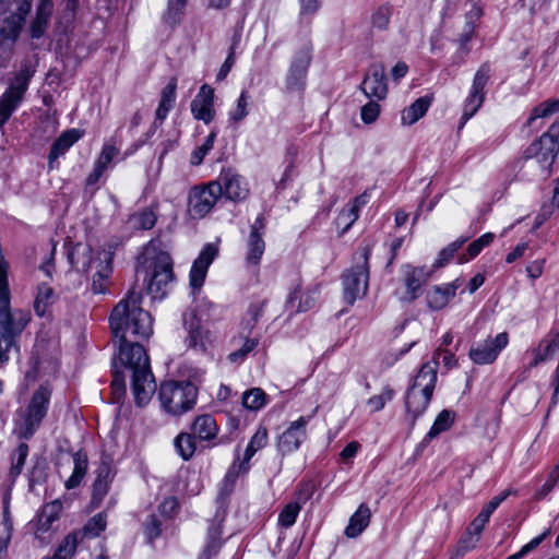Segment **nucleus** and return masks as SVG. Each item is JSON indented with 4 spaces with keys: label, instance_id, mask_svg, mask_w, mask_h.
<instances>
[{
    "label": "nucleus",
    "instance_id": "f257e3e1",
    "mask_svg": "<svg viewBox=\"0 0 559 559\" xmlns=\"http://www.w3.org/2000/svg\"><path fill=\"white\" fill-rule=\"evenodd\" d=\"M142 293L134 287L115 306L109 317L114 342L118 343V359L132 371L131 386L138 406L146 405L156 383L143 342L153 334V318L141 307Z\"/></svg>",
    "mask_w": 559,
    "mask_h": 559
},
{
    "label": "nucleus",
    "instance_id": "f03ea898",
    "mask_svg": "<svg viewBox=\"0 0 559 559\" xmlns=\"http://www.w3.org/2000/svg\"><path fill=\"white\" fill-rule=\"evenodd\" d=\"M51 391L46 386H39L32 395L27 407L17 412L14 433L20 439H31L40 427L47 415Z\"/></svg>",
    "mask_w": 559,
    "mask_h": 559
},
{
    "label": "nucleus",
    "instance_id": "7ed1b4c3",
    "mask_svg": "<svg viewBox=\"0 0 559 559\" xmlns=\"http://www.w3.org/2000/svg\"><path fill=\"white\" fill-rule=\"evenodd\" d=\"M198 396L197 386L190 381H166L160 384L158 399L163 409L174 416L190 411Z\"/></svg>",
    "mask_w": 559,
    "mask_h": 559
},
{
    "label": "nucleus",
    "instance_id": "20e7f679",
    "mask_svg": "<svg viewBox=\"0 0 559 559\" xmlns=\"http://www.w3.org/2000/svg\"><path fill=\"white\" fill-rule=\"evenodd\" d=\"M371 249L367 246L361 249L360 259L355 266L343 274L344 299L348 305H353L358 298L366 295L368 289V261Z\"/></svg>",
    "mask_w": 559,
    "mask_h": 559
},
{
    "label": "nucleus",
    "instance_id": "39448f33",
    "mask_svg": "<svg viewBox=\"0 0 559 559\" xmlns=\"http://www.w3.org/2000/svg\"><path fill=\"white\" fill-rule=\"evenodd\" d=\"M559 153V122H554L547 132L534 141L525 151L524 158H535L542 169L548 170Z\"/></svg>",
    "mask_w": 559,
    "mask_h": 559
},
{
    "label": "nucleus",
    "instance_id": "423d86ee",
    "mask_svg": "<svg viewBox=\"0 0 559 559\" xmlns=\"http://www.w3.org/2000/svg\"><path fill=\"white\" fill-rule=\"evenodd\" d=\"M312 60V45L305 41L300 48L295 52L286 78L285 91L287 93H302L306 88L308 69Z\"/></svg>",
    "mask_w": 559,
    "mask_h": 559
},
{
    "label": "nucleus",
    "instance_id": "0eeeda50",
    "mask_svg": "<svg viewBox=\"0 0 559 559\" xmlns=\"http://www.w3.org/2000/svg\"><path fill=\"white\" fill-rule=\"evenodd\" d=\"M221 182L211 181L204 186L192 187L188 195V213L194 219L205 217L222 197Z\"/></svg>",
    "mask_w": 559,
    "mask_h": 559
},
{
    "label": "nucleus",
    "instance_id": "6e6552de",
    "mask_svg": "<svg viewBox=\"0 0 559 559\" xmlns=\"http://www.w3.org/2000/svg\"><path fill=\"white\" fill-rule=\"evenodd\" d=\"M491 66L484 62L476 71L467 97L464 100L462 122L464 126L483 106L486 97L485 87L491 76Z\"/></svg>",
    "mask_w": 559,
    "mask_h": 559
},
{
    "label": "nucleus",
    "instance_id": "1a4fd4ad",
    "mask_svg": "<svg viewBox=\"0 0 559 559\" xmlns=\"http://www.w3.org/2000/svg\"><path fill=\"white\" fill-rule=\"evenodd\" d=\"M318 411L316 407L310 415L300 416L292 421L288 427L278 436L276 448L282 455L297 451L307 439V425Z\"/></svg>",
    "mask_w": 559,
    "mask_h": 559
},
{
    "label": "nucleus",
    "instance_id": "9d476101",
    "mask_svg": "<svg viewBox=\"0 0 559 559\" xmlns=\"http://www.w3.org/2000/svg\"><path fill=\"white\" fill-rule=\"evenodd\" d=\"M34 73L35 70L31 66L24 64L10 81L9 87L0 97V103L15 110L23 100Z\"/></svg>",
    "mask_w": 559,
    "mask_h": 559
},
{
    "label": "nucleus",
    "instance_id": "9b49d317",
    "mask_svg": "<svg viewBox=\"0 0 559 559\" xmlns=\"http://www.w3.org/2000/svg\"><path fill=\"white\" fill-rule=\"evenodd\" d=\"M508 343V333L501 332L493 338L488 337L473 345L468 353L469 358L477 365L492 364Z\"/></svg>",
    "mask_w": 559,
    "mask_h": 559
},
{
    "label": "nucleus",
    "instance_id": "f8f14e48",
    "mask_svg": "<svg viewBox=\"0 0 559 559\" xmlns=\"http://www.w3.org/2000/svg\"><path fill=\"white\" fill-rule=\"evenodd\" d=\"M174 280L173 261L168 253L160 252L154 261L147 290L154 297L164 296V288Z\"/></svg>",
    "mask_w": 559,
    "mask_h": 559
},
{
    "label": "nucleus",
    "instance_id": "ddd939ff",
    "mask_svg": "<svg viewBox=\"0 0 559 559\" xmlns=\"http://www.w3.org/2000/svg\"><path fill=\"white\" fill-rule=\"evenodd\" d=\"M267 443V430L265 427H260L252 436L242 461L235 460L229 469L227 471L224 481L234 484L241 473L249 469V462L257 451L264 448Z\"/></svg>",
    "mask_w": 559,
    "mask_h": 559
},
{
    "label": "nucleus",
    "instance_id": "4468645a",
    "mask_svg": "<svg viewBox=\"0 0 559 559\" xmlns=\"http://www.w3.org/2000/svg\"><path fill=\"white\" fill-rule=\"evenodd\" d=\"M183 320L188 332L187 347L198 353H206L213 345L212 332L194 314H190L189 319L185 316Z\"/></svg>",
    "mask_w": 559,
    "mask_h": 559
},
{
    "label": "nucleus",
    "instance_id": "2eb2a0df",
    "mask_svg": "<svg viewBox=\"0 0 559 559\" xmlns=\"http://www.w3.org/2000/svg\"><path fill=\"white\" fill-rule=\"evenodd\" d=\"M405 292L401 296L403 301H414L421 294V288L428 281L430 273L424 266L405 264L402 266Z\"/></svg>",
    "mask_w": 559,
    "mask_h": 559
},
{
    "label": "nucleus",
    "instance_id": "dca6fc26",
    "mask_svg": "<svg viewBox=\"0 0 559 559\" xmlns=\"http://www.w3.org/2000/svg\"><path fill=\"white\" fill-rule=\"evenodd\" d=\"M265 229L264 217L259 215L250 227L247 240L246 264L248 267H258L265 250L263 231Z\"/></svg>",
    "mask_w": 559,
    "mask_h": 559
},
{
    "label": "nucleus",
    "instance_id": "f3484780",
    "mask_svg": "<svg viewBox=\"0 0 559 559\" xmlns=\"http://www.w3.org/2000/svg\"><path fill=\"white\" fill-rule=\"evenodd\" d=\"M360 91L369 98L384 99L388 94L385 69L381 63H372L364 81L360 84Z\"/></svg>",
    "mask_w": 559,
    "mask_h": 559
},
{
    "label": "nucleus",
    "instance_id": "a211bd4d",
    "mask_svg": "<svg viewBox=\"0 0 559 559\" xmlns=\"http://www.w3.org/2000/svg\"><path fill=\"white\" fill-rule=\"evenodd\" d=\"M215 181L221 182L222 195L230 201H242L249 194L245 178L233 169H223Z\"/></svg>",
    "mask_w": 559,
    "mask_h": 559
},
{
    "label": "nucleus",
    "instance_id": "6ab92c4d",
    "mask_svg": "<svg viewBox=\"0 0 559 559\" xmlns=\"http://www.w3.org/2000/svg\"><path fill=\"white\" fill-rule=\"evenodd\" d=\"M218 253L216 246L206 243L194 260L190 270V286L193 290L200 289L205 281L209 266Z\"/></svg>",
    "mask_w": 559,
    "mask_h": 559
},
{
    "label": "nucleus",
    "instance_id": "aec40b11",
    "mask_svg": "<svg viewBox=\"0 0 559 559\" xmlns=\"http://www.w3.org/2000/svg\"><path fill=\"white\" fill-rule=\"evenodd\" d=\"M61 510L62 503L60 500L46 503L41 508L35 523L33 524L35 537L39 539L41 544L49 543V536H46V534L50 532L52 524L59 520Z\"/></svg>",
    "mask_w": 559,
    "mask_h": 559
},
{
    "label": "nucleus",
    "instance_id": "412c9836",
    "mask_svg": "<svg viewBox=\"0 0 559 559\" xmlns=\"http://www.w3.org/2000/svg\"><path fill=\"white\" fill-rule=\"evenodd\" d=\"M190 107L194 119L202 120L206 124L211 123L215 117L214 90L210 85L203 84Z\"/></svg>",
    "mask_w": 559,
    "mask_h": 559
},
{
    "label": "nucleus",
    "instance_id": "4be33fe9",
    "mask_svg": "<svg viewBox=\"0 0 559 559\" xmlns=\"http://www.w3.org/2000/svg\"><path fill=\"white\" fill-rule=\"evenodd\" d=\"M441 354V348H438L433 354V361L426 362L421 366L418 373L413 379V383L411 384V389H415L417 391L424 392L428 395L432 396L436 382H437V372H438V357Z\"/></svg>",
    "mask_w": 559,
    "mask_h": 559
},
{
    "label": "nucleus",
    "instance_id": "5701e85b",
    "mask_svg": "<svg viewBox=\"0 0 559 559\" xmlns=\"http://www.w3.org/2000/svg\"><path fill=\"white\" fill-rule=\"evenodd\" d=\"M95 473L96 477L92 484V508H98L102 504L114 479V472L110 464L107 462H102Z\"/></svg>",
    "mask_w": 559,
    "mask_h": 559
},
{
    "label": "nucleus",
    "instance_id": "b1692460",
    "mask_svg": "<svg viewBox=\"0 0 559 559\" xmlns=\"http://www.w3.org/2000/svg\"><path fill=\"white\" fill-rule=\"evenodd\" d=\"M461 286V278H456L448 284L433 286L426 296L428 307L432 310H441L455 296L456 289Z\"/></svg>",
    "mask_w": 559,
    "mask_h": 559
},
{
    "label": "nucleus",
    "instance_id": "393cba45",
    "mask_svg": "<svg viewBox=\"0 0 559 559\" xmlns=\"http://www.w3.org/2000/svg\"><path fill=\"white\" fill-rule=\"evenodd\" d=\"M82 136V133L76 129H70L60 134L58 139L51 145L48 155V168L55 169L57 160L60 156L64 155L66 152Z\"/></svg>",
    "mask_w": 559,
    "mask_h": 559
},
{
    "label": "nucleus",
    "instance_id": "a878e982",
    "mask_svg": "<svg viewBox=\"0 0 559 559\" xmlns=\"http://www.w3.org/2000/svg\"><path fill=\"white\" fill-rule=\"evenodd\" d=\"M176 90H177V79L171 78L168 83L163 87L160 93V99L158 107L155 112V121L153 126L156 128L158 124H162L166 119L168 112L173 109L176 102Z\"/></svg>",
    "mask_w": 559,
    "mask_h": 559
},
{
    "label": "nucleus",
    "instance_id": "bb28decb",
    "mask_svg": "<svg viewBox=\"0 0 559 559\" xmlns=\"http://www.w3.org/2000/svg\"><path fill=\"white\" fill-rule=\"evenodd\" d=\"M191 430L200 441H212L218 433V426L212 415L204 414L194 418Z\"/></svg>",
    "mask_w": 559,
    "mask_h": 559
},
{
    "label": "nucleus",
    "instance_id": "cd10ccee",
    "mask_svg": "<svg viewBox=\"0 0 559 559\" xmlns=\"http://www.w3.org/2000/svg\"><path fill=\"white\" fill-rule=\"evenodd\" d=\"M430 400L431 395L408 388L405 395V407L412 416L413 423L427 409Z\"/></svg>",
    "mask_w": 559,
    "mask_h": 559
},
{
    "label": "nucleus",
    "instance_id": "c85d7f7f",
    "mask_svg": "<svg viewBox=\"0 0 559 559\" xmlns=\"http://www.w3.org/2000/svg\"><path fill=\"white\" fill-rule=\"evenodd\" d=\"M432 103V96L425 95L417 98L412 105L406 107L401 115V121L405 126H412L423 118Z\"/></svg>",
    "mask_w": 559,
    "mask_h": 559
},
{
    "label": "nucleus",
    "instance_id": "c756f323",
    "mask_svg": "<svg viewBox=\"0 0 559 559\" xmlns=\"http://www.w3.org/2000/svg\"><path fill=\"white\" fill-rule=\"evenodd\" d=\"M371 512L367 504L361 503L356 512L350 516L349 523L345 528V535L349 538L359 536L369 525Z\"/></svg>",
    "mask_w": 559,
    "mask_h": 559
},
{
    "label": "nucleus",
    "instance_id": "7c9ffc66",
    "mask_svg": "<svg viewBox=\"0 0 559 559\" xmlns=\"http://www.w3.org/2000/svg\"><path fill=\"white\" fill-rule=\"evenodd\" d=\"M157 205H151L131 214L128 218V225L133 230H150L157 222Z\"/></svg>",
    "mask_w": 559,
    "mask_h": 559
},
{
    "label": "nucleus",
    "instance_id": "2f4dec72",
    "mask_svg": "<svg viewBox=\"0 0 559 559\" xmlns=\"http://www.w3.org/2000/svg\"><path fill=\"white\" fill-rule=\"evenodd\" d=\"M57 300L53 289L47 283L37 285L34 299V311L38 317H44Z\"/></svg>",
    "mask_w": 559,
    "mask_h": 559
},
{
    "label": "nucleus",
    "instance_id": "473e14b6",
    "mask_svg": "<svg viewBox=\"0 0 559 559\" xmlns=\"http://www.w3.org/2000/svg\"><path fill=\"white\" fill-rule=\"evenodd\" d=\"M72 457H73L74 468H73L71 476L64 483V486L67 489L76 488L83 480L84 476L86 475L87 467H88V460H87V455L85 452L78 451L72 455Z\"/></svg>",
    "mask_w": 559,
    "mask_h": 559
},
{
    "label": "nucleus",
    "instance_id": "72a5a7b5",
    "mask_svg": "<svg viewBox=\"0 0 559 559\" xmlns=\"http://www.w3.org/2000/svg\"><path fill=\"white\" fill-rule=\"evenodd\" d=\"M188 0H167V7L163 13V22L174 28L179 25L186 12Z\"/></svg>",
    "mask_w": 559,
    "mask_h": 559
},
{
    "label": "nucleus",
    "instance_id": "f704fd0d",
    "mask_svg": "<svg viewBox=\"0 0 559 559\" xmlns=\"http://www.w3.org/2000/svg\"><path fill=\"white\" fill-rule=\"evenodd\" d=\"M175 448L178 452V454L185 460H190L195 450H197V442L195 437L193 433L188 432H181L179 433L175 441H174Z\"/></svg>",
    "mask_w": 559,
    "mask_h": 559
},
{
    "label": "nucleus",
    "instance_id": "c9c22d12",
    "mask_svg": "<svg viewBox=\"0 0 559 559\" xmlns=\"http://www.w3.org/2000/svg\"><path fill=\"white\" fill-rule=\"evenodd\" d=\"M559 111V100L548 99L533 108L526 126L532 127L537 119L548 118Z\"/></svg>",
    "mask_w": 559,
    "mask_h": 559
},
{
    "label": "nucleus",
    "instance_id": "e433bc0d",
    "mask_svg": "<svg viewBox=\"0 0 559 559\" xmlns=\"http://www.w3.org/2000/svg\"><path fill=\"white\" fill-rule=\"evenodd\" d=\"M455 413L450 409H443L439 413L432 427L426 436V439H432L439 436L440 433L449 430L454 423Z\"/></svg>",
    "mask_w": 559,
    "mask_h": 559
},
{
    "label": "nucleus",
    "instance_id": "4c0bfd02",
    "mask_svg": "<svg viewBox=\"0 0 559 559\" xmlns=\"http://www.w3.org/2000/svg\"><path fill=\"white\" fill-rule=\"evenodd\" d=\"M483 14V9L476 4H473L472 9L465 14V27L461 34V41L463 44H466L472 39L477 23Z\"/></svg>",
    "mask_w": 559,
    "mask_h": 559
},
{
    "label": "nucleus",
    "instance_id": "58836bf2",
    "mask_svg": "<svg viewBox=\"0 0 559 559\" xmlns=\"http://www.w3.org/2000/svg\"><path fill=\"white\" fill-rule=\"evenodd\" d=\"M266 394L260 388H252L242 394V405L251 411H258L265 405Z\"/></svg>",
    "mask_w": 559,
    "mask_h": 559
},
{
    "label": "nucleus",
    "instance_id": "ea45409f",
    "mask_svg": "<svg viewBox=\"0 0 559 559\" xmlns=\"http://www.w3.org/2000/svg\"><path fill=\"white\" fill-rule=\"evenodd\" d=\"M78 543L79 537L76 533L68 534L59 545L53 557L48 559H70L75 554Z\"/></svg>",
    "mask_w": 559,
    "mask_h": 559
},
{
    "label": "nucleus",
    "instance_id": "a19ab883",
    "mask_svg": "<svg viewBox=\"0 0 559 559\" xmlns=\"http://www.w3.org/2000/svg\"><path fill=\"white\" fill-rule=\"evenodd\" d=\"M301 510V506L297 501L287 503L278 514V525L284 528H289L296 522V519Z\"/></svg>",
    "mask_w": 559,
    "mask_h": 559
},
{
    "label": "nucleus",
    "instance_id": "79ce46f5",
    "mask_svg": "<svg viewBox=\"0 0 559 559\" xmlns=\"http://www.w3.org/2000/svg\"><path fill=\"white\" fill-rule=\"evenodd\" d=\"M221 531L217 526L212 525L207 532V543L200 559H210L216 555L221 547Z\"/></svg>",
    "mask_w": 559,
    "mask_h": 559
},
{
    "label": "nucleus",
    "instance_id": "37998d69",
    "mask_svg": "<svg viewBox=\"0 0 559 559\" xmlns=\"http://www.w3.org/2000/svg\"><path fill=\"white\" fill-rule=\"evenodd\" d=\"M393 13V7L390 4L380 5L371 15V25L378 29H386Z\"/></svg>",
    "mask_w": 559,
    "mask_h": 559
},
{
    "label": "nucleus",
    "instance_id": "c03bdc74",
    "mask_svg": "<svg viewBox=\"0 0 559 559\" xmlns=\"http://www.w3.org/2000/svg\"><path fill=\"white\" fill-rule=\"evenodd\" d=\"M28 451H29V449L26 443H20L19 447L13 452L12 466L10 469V475L13 478L17 477L22 473L23 466H24L26 457L28 455Z\"/></svg>",
    "mask_w": 559,
    "mask_h": 559
},
{
    "label": "nucleus",
    "instance_id": "a18cd8bd",
    "mask_svg": "<svg viewBox=\"0 0 559 559\" xmlns=\"http://www.w3.org/2000/svg\"><path fill=\"white\" fill-rule=\"evenodd\" d=\"M297 299H299L297 311H307L314 306L317 296H316V293L306 294L304 296H300V288H299V286H297L293 292H290L288 299H287V305H292V307H293L295 300H297Z\"/></svg>",
    "mask_w": 559,
    "mask_h": 559
},
{
    "label": "nucleus",
    "instance_id": "49530a36",
    "mask_svg": "<svg viewBox=\"0 0 559 559\" xmlns=\"http://www.w3.org/2000/svg\"><path fill=\"white\" fill-rule=\"evenodd\" d=\"M120 150L112 143L107 142L103 145L102 152L97 157L95 165L100 166L102 169L107 170L112 160L119 155Z\"/></svg>",
    "mask_w": 559,
    "mask_h": 559
},
{
    "label": "nucleus",
    "instance_id": "de8ad7c7",
    "mask_svg": "<svg viewBox=\"0 0 559 559\" xmlns=\"http://www.w3.org/2000/svg\"><path fill=\"white\" fill-rule=\"evenodd\" d=\"M394 390L385 385L380 394L373 395L367 400V405L372 413L380 412L384 408L385 404L394 397Z\"/></svg>",
    "mask_w": 559,
    "mask_h": 559
},
{
    "label": "nucleus",
    "instance_id": "09e8293b",
    "mask_svg": "<svg viewBox=\"0 0 559 559\" xmlns=\"http://www.w3.org/2000/svg\"><path fill=\"white\" fill-rule=\"evenodd\" d=\"M467 239L468 237H461L443 248L439 252L438 259L436 260L433 266L441 267L448 263L453 258L454 253L467 241Z\"/></svg>",
    "mask_w": 559,
    "mask_h": 559
},
{
    "label": "nucleus",
    "instance_id": "8fccbe9b",
    "mask_svg": "<svg viewBox=\"0 0 559 559\" xmlns=\"http://www.w3.org/2000/svg\"><path fill=\"white\" fill-rule=\"evenodd\" d=\"M107 525L106 514L104 512L94 515L84 526V534L88 537H97L105 531Z\"/></svg>",
    "mask_w": 559,
    "mask_h": 559
},
{
    "label": "nucleus",
    "instance_id": "3c124183",
    "mask_svg": "<svg viewBox=\"0 0 559 559\" xmlns=\"http://www.w3.org/2000/svg\"><path fill=\"white\" fill-rule=\"evenodd\" d=\"M250 96L247 91H242L236 107L230 110L229 119L234 122H240L248 116V106H249Z\"/></svg>",
    "mask_w": 559,
    "mask_h": 559
},
{
    "label": "nucleus",
    "instance_id": "603ef678",
    "mask_svg": "<svg viewBox=\"0 0 559 559\" xmlns=\"http://www.w3.org/2000/svg\"><path fill=\"white\" fill-rule=\"evenodd\" d=\"M144 535L148 543H153L162 534V522L156 514H150L144 524Z\"/></svg>",
    "mask_w": 559,
    "mask_h": 559
},
{
    "label": "nucleus",
    "instance_id": "864d4df0",
    "mask_svg": "<svg viewBox=\"0 0 559 559\" xmlns=\"http://www.w3.org/2000/svg\"><path fill=\"white\" fill-rule=\"evenodd\" d=\"M215 138H216V133L215 132H211L204 143L200 146H198L192 153H191V157H190V162L192 165H200L205 155L213 148L214 146V141H215Z\"/></svg>",
    "mask_w": 559,
    "mask_h": 559
},
{
    "label": "nucleus",
    "instance_id": "5fc2aeb1",
    "mask_svg": "<svg viewBox=\"0 0 559 559\" xmlns=\"http://www.w3.org/2000/svg\"><path fill=\"white\" fill-rule=\"evenodd\" d=\"M359 214L355 213L348 206L342 209L336 217V226L342 229V234L346 233L352 225L358 219Z\"/></svg>",
    "mask_w": 559,
    "mask_h": 559
},
{
    "label": "nucleus",
    "instance_id": "6e6d98bb",
    "mask_svg": "<svg viewBox=\"0 0 559 559\" xmlns=\"http://www.w3.org/2000/svg\"><path fill=\"white\" fill-rule=\"evenodd\" d=\"M258 344V338H247L239 349L234 350L228 355V359L231 362L243 361L248 354L251 353Z\"/></svg>",
    "mask_w": 559,
    "mask_h": 559
},
{
    "label": "nucleus",
    "instance_id": "4d7b16f0",
    "mask_svg": "<svg viewBox=\"0 0 559 559\" xmlns=\"http://www.w3.org/2000/svg\"><path fill=\"white\" fill-rule=\"evenodd\" d=\"M559 483V465H556L551 473L548 475L546 483L536 491L535 499H544Z\"/></svg>",
    "mask_w": 559,
    "mask_h": 559
},
{
    "label": "nucleus",
    "instance_id": "13d9d810",
    "mask_svg": "<svg viewBox=\"0 0 559 559\" xmlns=\"http://www.w3.org/2000/svg\"><path fill=\"white\" fill-rule=\"evenodd\" d=\"M380 105L376 100H370L361 107L360 117L366 124L373 123L380 115Z\"/></svg>",
    "mask_w": 559,
    "mask_h": 559
},
{
    "label": "nucleus",
    "instance_id": "bf43d9fd",
    "mask_svg": "<svg viewBox=\"0 0 559 559\" xmlns=\"http://www.w3.org/2000/svg\"><path fill=\"white\" fill-rule=\"evenodd\" d=\"M479 537L472 534L471 532H468L467 530L465 531V533L461 536L460 540H459V544H457V548H459V551H461L462 554H465L472 549H474L477 545V543L479 542Z\"/></svg>",
    "mask_w": 559,
    "mask_h": 559
},
{
    "label": "nucleus",
    "instance_id": "052dcab7",
    "mask_svg": "<svg viewBox=\"0 0 559 559\" xmlns=\"http://www.w3.org/2000/svg\"><path fill=\"white\" fill-rule=\"evenodd\" d=\"M546 534H542L535 538H533L530 543L524 545L518 552L508 557V559H522L526 555H528L532 550L537 548L539 544L544 540Z\"/></svg>",
    "mask_w": 559,
    "mask_h": 559
},
{
    "label": "nucleus",
    "instance_id": "680f3d73",
    "mask_svg": "<svg viewBox=\"0 0 559 559\" xmlns=\"http://www.w3.org/2000/svg\"><path fill=\"white\" fill-rule=\"evenodd\" d=\"M111 390L117 399L126 393L124 378L119 371H115L112 374Z\"/></svg>",
    "mask_w": 559,
    "mask_h": 559
},
{
    "label": "nucleus",
    "instance_id": "e2e57ef3",
    "mask_svg": "<svg viewBox=\"0 0 559 559\" xmlns=\"http://www.w3.org/2000/svg\"><path fill=\"white\" fill-rule=\"evenodd\" d=\"M13 524L11 520V514L9 510V502L4 501L3 511H2V521L0 523V534L5 532L7 535H12Z\"/></svg>",
    "mask_w": 559,
    "mask_h": 559
},
{
    "label": "nucleus",
    "instance_id": "0e129e2a",
    "mask_svg": "<svg viewBox=\"0 0 559 559\" xmlns=\"http://www.w3.org/2000/svg\"><path fill=\"white\" fill-rule=\"evenodd\" d=\"M49 21L35 16V20L31 24V36L33 38H40L48 25Z\"/></svg>",
    "mask_w": 559,
    "mask_h": 559
},
{
    "label": "nucleus",
    "instance_id": "69168bd1",
    "mask_svg": "<svg viewBox=\"0 0 559 559\" xmlns=\"http://www.w3.org/2000/svg\"><path fill=\"white\" fill-rule=\"evenodd\" d=\"M52 9H53L52 0H39V3L36 9V16L49 21L50 16L52 14Z\"/></svg>",
    "mask_w": 559,
    "mask_h": 559
},
{
    "label": "nucleus",
    "instance_id": "338daca9",
    "mask_svg": "<svg viewBox=\"0 0 559 559\" xmlns=\"http://www.w3.org/2000/svg\"><path fill=\"white\" fill-rule=\"evenodd\" d=\"M321 7V0H300V14L313 15Z\"/></svg>",
    "mask_w": 559,
    "mask_h": 559
},
{
    "label": "nucleus",
    "instance_id": "774afa93",
    "mask_svg": "<svg viewBox=\"0 0 559 559\" xmlns=\"http://www.w3.org/2000/svg\"><path fill=\"white\" fill-rule=\"evenodd\" d=\"M106 281L107 277L103 275L100 272H97L93 276L92 289L95 294H103L106 290Z\"/></svg>",
    "mask_w": 559,
    "mask_h": 559
}]
</instances>
